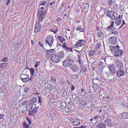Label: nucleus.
I'll use <instances>...</instances> for the list:
<instances>
[{
    "label": "nucleus",
    "instance_id": "nucleus-1",
    "mask_svg": "<svg viewBox=\"0 0 128 128\" xmlns=\"http://www.w3.org/2000/svg\"><path fill=\"white\" fill-rule=\"evenodd\" d=\"M44 9L43 7H42L38 11V16L39 18V21L40 22L43 21L47 14V10H44Z\"/></svg>",
    "mask_w": 128,
    "mask_h": 128
},
{
    "label": "nucleus",
    "instance_id": "nucleus-2",
    "mask_svg": "<svg viewBox=\"0 0 128 128\" xmlns=\"http://www.w3.org/2000/svg\"><path fill=\"white\" fill-rule=\"evenodd\" d=\"M120 47L118 45L111 46V49L112 52L115 53L114 56H119L123 54V50H119Z\"/></svg>",
    "mask_w": 128,
    "mask_h": 128
},
{
    "label": "nucleus",
    "instance_id": "nucleus-3",
    "mask_svg": "<svg viewBox=\"0 0 128 128\" xmlns=\"http://www.w3.org/2000/svg\"><path fill=\"white\" fill-rule=\"evenodd\" d=\"M54 41L53 37L50 36H47L45 39V43L47 44L50 48L52 47Z\"/></svg>",
    "mask_w": 128,
    "mask_h": 128
},
{
    "label": "nucleus",
    "instance_id": "nucleus-4",
    "mask_svg": "<svg viewBox=\"0 0 128 128\" xmlns=\"http://www.w3.org/2000/svg\"><path fill=\"white\" fill-rule=\"evenodd\" d=\"M70 123L75 126H79L80 124V120L77 118H73L70 120Z\"/></svg>",
    "mask_w": 128,
    "mask_h": 128
},
{
    "label": "nucleus",
    "instance_id": "nucleus-5",
    "mask_svg": "<svg viewBox=\"0 0 128 128\" xmlns=\"http://www.w3.org/2000/svg\"><path fill=\"white\" fill-rule=\"evenodd\" d=\"M85 43V41L84 40H80L77 42L74 45L75 48H78L80 46L82 47L84 45Z\"/></svg>",
    "mask_w": 128,
    "mask_h": 128
},
{
    "label": "nucleus",
    "instance_id": "nucleus-6",
    "mask_svg": "<svg viewBox=\"0 0 128 128\" xmlns=\"http://www.w3.org/2000/svg\"><path fill=\"white\" fill-rule=\"evenodd\" d=\"M41 22H39L38 20V22L36 24L34 27V31L35 32L38 33L40 32L41 28V25L40 23Z\"/></svg>",
    "mask_w": 128,
    "mask_h": 128
},
{
    "label": "nucleus",
    "instance_id": "nucleus-7",
    "mask_svg": "<svg viewBox=\"0 0 128 128\" xmlns=\"http://www.w3.org/2000/svg\"><path fill=\"white\" fill-rule=\"evenodd\" d=\"M125 74V71L124 68L118 69L116 72V76L118 77L124 76Z\"/></svg>",
    "mask_w": 128,
    "mask_h": 128
},
{
    "label": "nucleus",
    "instance_id": "nucleus-8",
    "mask_svg": "<svg viewBox=\"0 0 128 128\" xmlns=\"http://www.w3.org/2000/svg\"><path fill=\"white\" fill-rule=\"evenodd\" d=\"M110 14L109 17L112 19L115 20L118 18L117 13L116 12H114L113 11H110Z\"/></svg>",
    "mask_w": 128,
    "mask_h": 128
},
{
    "label": "nucleus",
    "instance_id": "nucleus-9",
    "mask_svg": "<svg viewBox=\"0 0 128 128\" xmlns=\"http://www.w3.org/2000/svg\"><path fill=\"white\" fill-rule=\"evenodd\" d=\"M51 59L52 61L56 63L59 62L60 60L58 55L56 54L53 55L51 57Z\"/></svg>",
    "mask_w": 128,
    "mask_h": 128
},
{
    "label": "nucleus",
    "instance_id": "nucleus-10",
    "mask_svg": "<svg viewBox=\"0 0 128 128\" xmlns=\"http://www.w3.org/2000/svg\"><path fill=\"white\" fill-rule=\"evenodd\" d=\"M69 68L72 72H77L79 69L78 66L75 64L70 65L69 66Z\"/></svg>",
    "mask_w": 128,
    "mask_h": 128
},
{
    "label": "nucleus",
    "instance_id": "nucleus-11",
    "mask_svg": "<svg viewBox=\"0 0 128 128\" xmlns=\"http://www.w3.org/2000/svg\"><path fill=\"white\" fill-rule=\"evenodd\" d=\"M117 38H116L114 36H113L110 37L108 39V41L110 44H116L117 42Z\"/></svg>",
    "mask_w": 128,
    "mask_h": 128
},
{
    "label": "nucleus",
    "instance_id": "nucleus-12",
    "mask_svg": "<svg viewBox=\"0 0 128 128\" xmlns=\"http://www.w3.org/2000/svg\"><path fill=\"white\" fill-rule=\"evenodd\" d=\"M100 61L98 63V69L102 70L104 67L103 66V62L104 61H105V60L104 59H101L100 60Z\"/></svg>",
    "mask_w": 128,
    "mask_h": 128
},
{
    "label": "nucleus",
    "instance_id": "nucleus-13",
    "mask_svg": "<svg viewBox=\"0 0 128 128\" xmlns=\"http://www.w3.org/2000/svg\"><path fill=\"white\" fill-rule=\"evenodd\" d=\"M62 47L64 48V50L66 52V53L67 52H72L73 50L72 48L68 47L65 42L63 44Z\"/></svg>",
    "mask_w": 128,
    "mask_h": 128
},
{
    "label": "nucleus",
    "instance_id": "nucleus-14",
    "mask_svg": "<svg viewBox=\"0 0 128 128\" xmlns=\"http://www.w3.org/2000/svg\"><path fill=\"white\" fill-rule=\"evenodd\" d=\"M115 63L116 64V67L118 69H123V66L122 64L118 60H116Z\"/></svg>",
    "mask_w": 128,
    "mask_h": 128
},
{
    "label": "nucleus",
    "instance_id": "nucleus-15",
    "mask_svg": "<svg viewBox=\"0 0 128 128\" xmlns=\"http://www.w3.org/2000/svg\"><path fill=\"white\" fill-rule=\"evenodd\" d=\"M118 116L121 119L127 118H128V112H124L122 113L119 114Z\"/></svg>",
    "mask_w": 128,
    "mask_h": 128
},
{
    "label": "nucleus",
    "instance_id": "nucleus-16",
    "mask_svg": "<svg viewBox=\"0 0 128 128\" xmlns=\"http://www.w3.org/2000/svg\"><path fill=\"white\" fill-rule=\"evenodd\" d=\"M108 68L112 73L114 74L115 73L116 70V68L114 64H110L108 66Z\"/></svg>",
    "mask_w": 128,
    "mask_h": 128
},
{
    "label": "nucleus",
    "instance_id": "nucleus-17",
    "mask_svg": "<svg viewBox=\"0 0 128 128\" xmlns=\"http://www.w3.org/2000/svg\"><path fill=\"white\" fill-rule=\"evenodd\" d=\"M120 15H119L118 17L116 19L115 21V24L117 26L120 25L122 23V20L121 18H122V15L120 17Z\"/></svg>",
    "mask_w": 128,
    "mask_h": 128
},
{
    "label": "nucleus",
    "instance_id": "nucleus-18",
    "mask_svg": "<svg viewBox=\"0 0 128 128\" xmlns=\"http://www.w3.org/2000/svg\"><path fill=\"white\" fill-rule=\"evenodd\" d=\"M37 112V109L36 108H34L32 110H30L28 111V114L31 116H33L36 114Z\"/></svg>",
    "mask_w": 128,
    "mask_h": 128
},
{
    "label": "nucleus",
    "instance_id": "nucleus-19",
    "mask_svg": "<svg viewBox=\"0 0 128 128\" xmlns=\"http://www.w3.org/2000/svg\"><path fill=\"white\" fill-rule=\"evenodd\" d=\"M113 0H108L107 4L109 6H112V7L115 8L117 6V5L113 1Z\"/></svg>",
    "mask_w": 128,
    "mask_h": 128
},
{
    "label": "nucleus",
    "instance_id": "nucleus-20",
    "mask_svg": "<svg viewBox=\"0 0 128 128\" xmlns=\"http://www.w3.org/2000/svg\"><path fill=\"white\" fill-rule=\"evenodd\" d=\"M104 123L108 126H111L112 125V121L110 118H108L104 121Z\"/></svg>",
    "mask_w": 128,
    "mask_h": 128
},
{
    "label": "nucleus",
    "instance_id": "nucleus-21",
    "mask_svg": "<svg viewBox=\"0 0 128 128\" xmlns=\"http://www.w3.org/2000/svg\"><path fill=\"white\" fill-rule=\"evenodd\" d=\"M33 104L32 103H29L26 106L27 110L29 111L31 110L33 108Z\"/></svg>",
    "mask_w": 128,
    "mask_h": 128
},
{
    "label": "nucleus",
    "instance_id": "nucleus-22",
    "mask_svg": "<svg viewBox=\"0 0 128 128\" xmlns=\"http://www.w3.org/2000/svg\"><path fill=\"white\" fill-rule=\"evenodd\" d=\"M72 98L74 99V102H76L77 103L79 101V97L75 94H73L72 96Z\"/></svg>",
    "mask_w": 128,
    "mask_h": 128
},
{
    "label": "nucleus",
    "instance_id": "nucleus-23",
    "mask_svg": "<svg viewBox=\"0 0 128 128\" xmlns=\"http://www.w3.org/2000/svg\"><path fill=\"white\" fill-rule=\"evenodd\" d=\"M110 30H112V34H114L115 35L118 34V32L116 30V28L114 27H113L111 28H109Z\"/></svg>",
    "mask_w": 128,
    "mask_h": 128
},
{
    "label": "nucleus",
    "instance_id": "nucleus-24",
    "mask_svg": "<svg viewBox=\"0 0 128 128\" xmlns=\"http://www.w3.org/2000/svg\"><path fill=\"white\" fill-rule=\"evenodd\" d=\"M24 76V74H22L20 76L21 78V80L24 82H27L28 80H30L29 78L28 77H26L25 78H22Z\"/></svg>",
    "mask_w": 128,
    "mask_h": 128
},
{
    "label": "nucleus",
    "instance_id": "nucleus-25",
    "mask_svg": "<svg viewBox=\"0 0 128 128\" xmlns=\"http://www.w3.org/2000/svg\"><path fill=\"white\" fill-rule=\"evenodd\" d=\"M63 66L65 67H68L70 66V64L68 60H65L63 62Z\"/></svg>",
    "mask_w": 128,
    "mask_h": 128
},
{
    "label": "nucleus",
    "instance_id": "nucleus-26",
    "mask_svg": "<svg viewBox=\"0 0 128 128\" xmlns=\"http://www.w3.org/2000/svg\"><path fill=\"white\" fill-rule=\"evenodd\" d=\"M49 30L53 32L54 34H56L58 31L57 27L55 26H53L52 28L50 29Z\"/></svg>",
    "mask_w": 128,
    "mask_h": 128
},
{
    "label": "nucleus",
    "instance_id": "nucleus-27",
    "mask_svg": "<svg viewBox=\"0 0 128 128\" xmlns=\"http://www.w3.org/2000/svg\"><path fill=\"white\" fill-rule=\"evenodd\" d=\"M96 35L97 37L99 38H100L103 36V34L102 31H98V32H96Z\"/></svg>",
    "mask_w": 128,
    "mask_h": 128
},
{
    "label": "nucleus",
    "instance_id": "nucleus-28",
    "mask_svg": "<svg viewBox=\"0 0 128 128\" xmlns=\"http://www.w3.org/2000/svg\"><path fill=\"white\" fill-rule=\"evenodd\" d=\"M110 26L108 27V29L112 28L114 27V21L112 20H110L109 22Z\"/></svg>",
    "mask_w": 128,
    "mask_h": 128
},
{
    "label": "nucleus",
    "instance_id": "nucleus-29",
    "mask_svg": "<svg viewBox=\"0 0 128 128\" xmlns=\"http://www.w3.org/2000/svg\"><path fill=\"white\" fill-rule=\"evenodd\" d=\"M58 56L59 57L60 59L63 58L64 56V52L62 51H60L58 53Z\"/></svg>",
    "mask_w": 128,
    "mask_h": 128
},
{
    "label": "nucleus",
    "instance_id": "nucleus-30",
    "mask_svg": "<svg viewBox=\"0 0 128 128\" xmlns=\"http://www.w3.org/2000/svg\"><path fill=\"white\" fill-rule=\"evenodd\" d=\"M110 11L108 9H105L104 12V14L108 16L109 17L110 14Z\"/></svg>",
    "mask_w": 128,
    "mask_h": 128
},
{
    "label": "nucleus",
    "instance_id": "nucleus-31",
    "mask_svg": "<svg viewBox=\"0 0 128 128\" xmlns=\"http://www.w3.org/2000/svg\"><path fill=\"white\" fill-rule=\"evenodd\" d=\"M58 38L62 43H63V42H64L65 40L64 39V37L62 36H58Z\"/></svg>",
    "mask_w": 128,
    "mask_h": 128
},
{
    "label": "nucleus",
    "instance_id": "nucleus-32",
    "mask_svg": "<svg viewBox=\"0 0 128 128\" xmlns=\"http://www.w3.org/2000/svg\"><path fill=\"white\" fill-rule=\"evenodd\" d=\"M30 71L31 76L30 78V80H31V77L32 76H33L34 75V74L35 73V71L34 70V68H30Z\"/></svg>",
    "mask_w": 128,
    "mask_h": 128
},
{
    "label": "nucleus",
    "instance_id": "nucleus-33",
    "mask_svg": "<svg viewBox=\"0 0 128 128\" xmlns=\"http://www.w3.org/2000/svg\"><path fill=\"white\" fill-rule=\"evenodd\" d=\"M22 126L23 128H29L30 127V126L26 124L25 122L23 123Z\"/></svg>",
    "mask_w": 128,
    "mask_h": 128
},
{
    "label": "nucleus",
    "instance_id": "nucleus-34",
    "mask_svg": "<svg viewBox=\"0 0 128 128\" xmlns=\"http://www.w3.org/2000/svg\"><path fill=\"white\" fill-rule=\"evenodd\" d=\"M99 82V80L97 79H94L92 81V83H93V86H95L98 85V83Z\"/></svg>",
    "mask_w": 128,
    "mask_h": 128
},
{
    "label": "nucleus",
    "instance_id": "nucleus-35",
    "mask_svg": "<svg viewBox=\"0 0 128 128\" xmlns=\"http://www.w3.org/2000/svg\"><path fill=\"white\" fill-rule=\"evenodd\" d=\"M106 126L105 124H100L97 125V128H106Z\"/></svg>",
    "mask_w": 128,
    "mask_h": 128
},
{
    "label": "nucleus",
    "instance_id": "nucleus-36",
    "mask_svg": "<svg viewBox=\"0 0 128 128\" xmlns=\"http://www.w3.org/2000/svg\"><path fill=\"white\" fill-rule=\"evenodd\" d=\"M95 54V51L94 50H90L88 52L89 55L90 56H94Z\"/></svg>",
    "mask_w": 128,
    "mask_h": 128
},
{
    "label": "nucleus",
    "instance_id": "nucleus-37",
    "mask_svg": "<svg viewBox=\"0 0 128 128\" xmlns=\"http://www.w3.org/2000/svg\"><path fill=\"white\" fill-rule=\"evenodd\" d=\"M7 63H6L3 62L0 64V68H5L6 67V65Z\"/></svg>",
    "mask_w": 128,
    "mask_h": 128
},
{
    "label": "nucleus",
    "instance_id": "nucleus-38",
    "mask_svg": "<svg viewBox=\"0 0 128 128\" xmlns=\"http://www.w3.org/2000/svg\"><path fill=\"white\" fill-rule=\"evenodd\" d=\"M100 46V42H98L96 44L95 46V49L96 50H98Z\"/></svg>",
    "mask_w": 128,
    "mask_h": 128
},
{
    "label": "nucleus",
    "instance_id": "nucleus-39",
    "mask_svg": "<svg viewBox=\"0 0 128 128\" xmlns=\"http://www.w3.org/2000/svg\"><path fill=\"white\" fill-rule=\"evenodd\" d=\"M37 100V98H31L30 99V102H32L33 104L34 103L36 102Z\"/></svg>",
    "mask_w": 128,
    "mask_h": 128
},
{
    "label": "nucleus",
    "instance_id": "nucleus-40",
    "mask_svg": "<svg viewBox=\"0 0 128 128\" xmlns=\"http://www.w3.org/2000/svg\"><path fill=\"white\" fill-rule=\"evenodd\" d=\"M80 104L82 106H84L86 105V102L84 100H83L81 101Z\"/></svg>",
    "mask_w": 128,
    "mask_h": 128
},
{
    "label": "nucleus",
    "instance_id": "nucleus-41",
    "mask_svg": "<svg viewBox=\"0 0 128 128\" xmlns=\"http://www.w3.org/2000/svg\"><path fill=\"white\" fill-rule=\"evenodd\" d=\"M82 52L81 51H80L78 52L77 53V54L79 60L81 59V57L82 56V54L81 53Z\"/></svg>",
    "mask_w": 128,
    "mask_h": 128
},
{
    "label": "nucleus",
    "instance_id": "nucleus-42",
    "mask_svg": "<svg viewBox=\"0 0 128 128\" xmlns=\"http://www.w3.org/2000/svg\"><path fill=\"white\" fill-rule=\"evenodd\" d=\"M90 122L93 123H95L97 122V121L95 120L94 118L90 119Z\"/></svg>",
    "mask_w": 128,
    "mask_h": 128
},
{
    "label": "nucleus",
    "instance_id": "nucleus-43",
    "mask_svg": "<svg viewBox=\"0 0 128 128\" xmlns=\"http://www.w3.org/2000/svg\"><path fill=\"white\" fill-rule=\"evenodd\" d=\"M69 61V63L70 64V65H73L74 63V60H68Z\"/></svg>",
    "mask_w": 128,
    "mask_h": 128
},
{
    "label": "nucleus",
    "instance_id": "nucleus-44",
    "mask_svg": "<svg viewBox=\"0 0 128 128\" xmlns=\"http://www.w3.org/2000/svg\"><path fill=\"white\" fill-rule=\"evenodd\" d=\"M76 30H77L80 31V32H83L84 29L82 27L77 28Z\"/></svg>",
    "mask_w": 128,
    "mask_h": 128
},
{
    "label": "nucleus",
    "instance_id": "nucleus-45",
    "mask_svg": "<svg viewBox=\"0 0 128 128\" xmlns=\"http://www.w3.org/2000/svg\"><path fill=\"white\" fill-rule=\"evenodd\" d=\"M8 58L7 57H6L2 59V62H7L8 61Z\"/></svg>",
    "mask_w": 128,
    "mask_h": 128
},
{
    "label": "nucleus",
    "instance_id": "nucleus-46",
    "mask_svg": "<svg viewBox=\"0 0 128 128\" xmlns=\"http://www.w3.org/2000/svg\"><path fill=\"white\" fill-rule=\"evenodd\" d=\"M64 107L63 106H60V107L57 108V110L58 111H60L61 112L62 111V110L64 108Z\"/></svg>",
    "mask_w": 128,
    "mask_h": 128
},
{
    "label": "nucleus",
    "instance_id": "nucleus-47",
    "mask_svg": "<svg viewBox=\"0 0 128 128\" xmlns=\"http://www.w3.org/2000/svg\"><path fill=\"white\" fill-rule=\"evenodd\" d=\"M54 51V50L53 49H51L50 50H46V53L47 54H50V53H51V52Z\"/></svg>",
    "mask_w": 128,
    "mask_h": 128
},
{
    "label": "nucleus",
    "instance_id": "nucleus-48",
    "mask_svg": "<svg viewBox=\"0 0 128 128\" xmlns=\"http://www.w3.org/2000/svg\"><path fill=\"white\" fill-rule=\"evenodd\" d=\"M102 115L101 114L97 115L94 117L95 120L99 119L102 116Z\"/></svg>",
    "mask_w": 128,
    "mask_h": 128
},
{
    "label": "nucleus",
    "instance_id": "nucleus-49",
    "mask_svg": "<svg viewBox=\"0 0 128 128\" xmlns=\"http://www.w3.org/2000/svg\"><path fill=\"white\" fill-rule=\"evenodd\" d=\"M40 64V61H37L36 62V64H35L34 67L37 68L38 66H39Z\"/></svg>",
    "mask_w": 128,
    "mask_h": 128
},
{
    "label": "nucleus",
    "instance_id": "nucleus-50",
    "mask_svg": "<svg viewBox=\"0 0 128 128\" xmlns=\"http://www.w3.org/2000/svg\"><path fill=\"white\" fill-rule=\"evenodd\" d=\"M86 70V68H83L81 70V72L82 73H84L85 72Z\"/></svg>",
    "mask_w": 128,
    "mask_h": 128
},
{
    "label": "nucleus",
    "instance_id": "nucleus-51",
    "mask_svg": "<svg viewBox=\"0 0 128 128\" xmlns=\"http://www.w3.org/2000/svg\"><path fill=\"white\" fill-rule=\"evenodd\" d=\"M38 44L42 48H43L44 47V45L40 41L38 42Z\"/></svg>",
    "mask_w": 128,
    "mask_h": 128
},
{
    "label": "nucleus",
    "instance_id": "nucleus-52",
    "mask_svg": "<svg viewBox=\"0 0 128 128\" xmlns=\"http://www.w3.org/2000/svg\"><path fill=\"white\" fill-rule=\"evenodd\" d=\"M51 80L54 82H55L56 81V79L53 76H51Z\"/></svg>",
    "mask_w": 128,
    "mask_h": 128
},
{
    "label": "nucleus",
    "instance_id": "nucleus-53",
    "mask_svg": "<svg viewBox=\"0 0 128 128\" xmlns=\"http://www.w3.org/2000/svg\"><path fill=\"white\" fill-rule=\"evenodd\" d=\"M28 101H24L22 102V105L24 106L26 104H28Z\"/></svg>",
    "mask_w": 128,
    "mask_h": 128
},
{
    "label": "nucleus",
    "instance_id": "nucleus-54",
    "mask_svg": "<svg viewBox=\"0 0 128 128\" xmlns=\"http://www.w3.org/2000/svg\"><path fill=\"white\" fill-rule=\"evenodd\" d=\"M26 120L28 121V122L31 125V122L30 120L28 118H26Z\"/></svg>",
    "mask_w": 128,
    "mask_h": 128
},
{
    "label": "nucleus",
    "instance_id": "nucleus-55",
    "mask_svg": "<svg viewBox=\"0 0 128 128\" xmlns=\"http://www.w3.org/2000/svg\"><path fill=\"white\" fill-rule=\"evenodd\" d=\"M81 90L82 92H83L86 95L87 94L86 93V90H85L83 88H82L81 89Z\"/></svg>",
    "mask_w": 128,
    "mask_h": 128
},
{
    "label": "nucleus",
    "instance_id": "nucleus-56",
    "mask_svg": "<svg viewBox=\"0 0 128 128\" xmlns=\"http://www.w3.org/2000/svg\"><path fill=\"white\" fill-rule=\"evenodd\" d=\"M38 99L39 100L38 102H40V103H42V98L41 97L38 96Z\"/></svg>",
    "mask_w": 128,
    "mask_h": 128
},
{
    "label": "nucleus",
    "instance_id": "nucleus-57",
    "mask_svg": "<svg viewBox=\"0 0 128 128\" xmlns=\"http://www.w3.org/2000/svg\"><path fill=\"white\" fill-rule=\"evenodd\" d=\"M122 25H121V26L119 28H120L124 24H126L124 20H122Z\"/></svg>",
    "mask_w": 128,
    "mask_h": 128
},
{
    "label": "nucleus",
    "instance_id": "nucleus-58",
    "mask_svg": "<svg viewBox=\"0 0 128 128\" xmlns=\"http://www.w3.org/2000/svg\"><path fill=\"white\" fill-rule=\"evenodd\" d=\"M46 4V2L45 1H44L41 4H40V5L42 6H45Z\"/></svg>",
    "mask_w": 128,
    "mask_h": 128
},
{
    "label": "nucleus",
    "instance_id": "nucleus-59",
    "mask_svg": "<svg viewBox=\"0 0 128 128\" xmlns=\"http://www.w3.org/2000/svg\"><path fill=\"white\" fill-rule=\"evenodd\" d=\"M55 3V2H51L50 3V6H51V7L52 8V5H54Z\"/></svg>",
    "mask_w": 128,
    "mask_h": 128
},
{
    "label": "nucleus",
    "instance_id": "nucleus-60",
    "mask_svg": "<svg viewBox=\"0 0 128 128\" xmlns=\"http://www.w3.org/2000/svg\"><path fill=\"white\" fill-rule=\"evenodd\" d=\"M88 7L89 6L87 4H85L84 6V8L86 9H88Z\"/></svg>",
    "mask_w": 128,
    "mask_h": 128
},
{
    "label": "nucleus",
    "instance_id": "nucleus-61",
    "mask_svg": "<svg viewBox=\"0 0 128 128\" xmlns=\"http://www.w3.org/2000/svg\"><path fill=\"white\" fill-rule=\"evenodd\" d=\"M67 94V93L66 92H63L62 94V95L63 96H66Z\"/></svg>",
    "mask_w": 128,
    "mask_h": 128
},
{
    "label": "nucleus",
    "instance_id": "nucleus-62",
    "mask_svg": "<svg viewBox=\"0 0 128 128\" xmlns=\"http://www.w3.org/2000/svg\"><path fill=\"white\" fill-rule=\"evenodd\" d=\"M71 90L72 91L73 90L75 89V88L74 86L72 85H71Z\"/></svg>",
    "mask_w": 128,
    "mask_h": 128
},
{
    "label": "nucleus",
    "instance_id": "nucleus-63",
    "mask_svg": "<svg viewBox=\"0 0 128 128\" xmlns=\"http://www.w3.org/2000/svg\"><path fill=\"white\" fill-rule=\"evenodd\" d=\"M24 91L25 92H28V88H25Z\"/></svg>",
    "mask_w": 128,
    "mask_h": 128
},
{
    "label": "nucleus",
    "instance_id": "nucleus-64",
    "mask_svg": "<svg viewBox=\"0 0 128 128\" xmlns=\"http://www.w3.org/2000/svg\"><path fill=\"white\" fill-rule=\"evenodd\" d=\"M96 32H98V31H102V30H100L99 28L98 27H97V29H96Z\"/></svg>",
    "mask_w": 128,
    "mask_h": 128
}]
</instances>
